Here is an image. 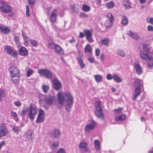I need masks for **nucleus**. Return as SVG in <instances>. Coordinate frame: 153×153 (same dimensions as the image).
<instances>
[{"label":"nucleus","instance_id":"obj_1","mask_svg":"<svg viewBox=\"0 0 153 153\" xmlns=\"http://www.w3.org/2000/svg\"><path fill=\"white\" fill-rule=\"evenodd\" d=\"M57 97L59 103L61 105H63L65 101V109L67 112H70L74 103L73 97L71 93L66 92L62 94L59 92L57 94Z\"/></svg>","mask_w":153,"mask_h":153},{"label":"nucleus","instance_id":"obj_2","mask_svg":"<svg viewBox=\"0 0 153 153\" xmlns=\"http://www.w3.org/2000/svg\"><path fill=\"white\" fill-rule=\"evenodd\" d=\"M148 45L142 44L140 45L139 47V50L140 52V56L144 60L147 61L148 59L153 60V57L151 56H149V50L147 48Z\"/></svg>","mask_w":153,"mask_h":153},{"label":"nucleus","instance_id":"obj_3","mask_svg":"<svg viewBox=\"0 0 153 153\" xmlns=\"http://www.w3.org/2000/svg\"><path fill=\"white\" fill-rule=\"evenodd\" d=\"M133 85L135 88V94L133 95V100H136L137 97L141 94V87L143 86V82L141 80L137 79L134 82Z\"/></svg>","mask_w":153,"mask_h":153},{"label":"nucleus","instance_id":"obj_4","mask_svg":"<svg viewBox=\"0 0 153 153\" xmlns=\"http://www.w3.org/2000/svg\"><path fill=\"white\" fill-rule=\"evenodd\" d=\"M101 102L100 100L96 101L95 103L94 114L97 117L103 121L104 120V114L101 106Z\"/></svg>","mask_w":153,"mask_h":153},{"label":"nucleus","instance_id":"obj_5","mask_svg":"<svg viewBox=\"0 0 153 153\" xmlns=\"http://www.w3.org/2000/svg\"><path fill=\"white\" fill-rule=\"evenodd\" d=\"M37 112L36 107L33 105H31L29 108L27 117L30 120L33 121L34 119L35 116L37 114Z\"/></svg>","mask_w":153,"mask_h":153},{"label":"nucleus","instance_id":"obj_6","mask_svg":"<svg viewBox=\"0 0 153 153\" xmlns=\"http://www.w3.org/2000/svg\"><path fill=\"white\" fill-rule=\"evenodd\" d=\"M38 73L41 75L44 76L45 78L48 79H51L53 76V74L49 70L45 68L39 70Z\"/></svg>","mask_w":153,"mask_h":153},{"label":"nucleus","instance_id":"obj_7","mask_svg":"<svg viewBox=\"0 0 153 153\" xmlns=\"http://www.w3.org/2000/svg\"><path fill=\"white\" fill-rule=\"evenodd\" d=\"M2 6L0 7V11L3 13H8L12 12V7L9 5L6 4L4 1H1Z\"/></svg>","mask_w":153,"mask_h":153},{"label":"nucleus","instance_id":"obj_8","mask_svg":"<svg viewBox=\"0 0 153 153\" xmlns=\"http://www.w3.org/2000/svg\"><path fill=\"white\" fill-rule=\"evenodd\" d=\"M96 125V122L94 120H92L90 123H89L85 125L84 130L85 132L88 133L90 131L93 130Z\"/></svg>","mask_w":153,"mask_h":153},{"label":"nucleus","instance_id":"obj_9","mask_svg":"<svg viewBox=\"0 0 153 153\" xmlns=\"http://www.w3.org/2000/svg\"><path fill=\"white\" fill-rule=\"evenodd\" d=\"M52 82L53 88L55 90L58 91L62 88V83L57 78L54 79L53 80Z\"/></svg>","mask_w":153,"mask_h":153},{"label":"nucleus","instance_id":"obj_10","mask_svg":"<svg viewBox=\"0 0 153 153\" xmlns=\"http://www.w3.org/2000/svg\"><path fill=\"white\" fill-rule=\"evenodd\" d=\"M8 133L5 123H2L0 126V138L6 136Z\"/></svg>","mask_w":153,"mask_h":153},{"label":"nucleus","instance_id":"obj_11","mask_svg":"<svg viewBox=\"0 0 153 153\" xmlns=\"http://www.w3.org/2000/svg\"><path fill=\"white\" fill-rule=\"evenodd\" d=\"M44 116V111L42 109H40L38 116L36 120V123H39L43 122L45 120Z\"/></svg>","mask_w":153,"mask_h":153},{"label":"nucleus","instance_id":"obj_12","mask_svg":"<svg viewBox=\"0 0 153 153\" xmlns=\"http://www.w3.org/2000/svg\"><path fill=\"white\" fill-rule=\"evenodd\" d=\"M4 49L6 52L9 55H11L16 57L17 56L16 52L13 50L11 47L7 45H5L4 46Z\"/></svg>","mask_w":153,"mask_h":153},{"label":"nucleus","instance_id":"obj_13","mask_svg":"<svg viewBox=\"0 0 153 153\" xmlns=\"http://www.w3.org/2000/svg\"><path fill=\"white\" fill-rule=\"evenodd\" d=\"M9 71L10 73L11 76L16 75L19 74V71L17 67L13 65L10 66L9 68Z\"/></svg>","mask_w":153,"mask_h":153},{"label":"nucleus","instance_id":"obj_14","mask_svg":"<svg viewBox=\"0 0 153 153\" xmlns=\"http://www.w3.org/2000/svg\"><path fill=\"white\" fill-rule=\"evenodd\" d=\"M85 35L86 37L87 40L90 42H92L94 41L92 38V33L89 30H84Z\"/></svg>","mask_w":153,"mask_h":153},{"label":"nucleus","instance_id":"obj_15","mask_svg":"<svg viewBox=\"0 0 153 153\" xmlns=\"http://www.w3.org/2000/svg\"><path fill=\"white\" fill-rule=\"evenodd\" d=\"M87 143L85 142H81L79 145V149L82 151L85 152H89V149L87 147Z\"/></svg>","mask_w":153,"mask_h":153},{"label":"nucleus","instance_id":"obj_16","mask_svg":"<svg viewBox=\"0 0 153 153\" xmlns=\"http://www.w3.org/2000/svg\"><path fill=\"white\" fill-rule=\"evenodd\" d=\"M55 98V96H50L45 99L44 101L47 105H51L53 103Z\"/></svg>","mask_w":153,"mask_h":153},{"label":"nucleus","instance_id":"obj_17","mask_svg":"<svg viewBox=\"0 0 153 153\" xmlns=\"http://www.w3.org/2000/svg\"><path fill=\"white\" fill-rule=\"evenodd\" d=\"M19 52L21 56H27L28 54V52L27 50L24 47L22 46L19 48Z\"/></svg>","mask_w":153,"mask_h":153},{"label":"nucleus","instance_id":"obj_18","mask_svg":"<svg viewBox=\"0 0 153 153\" xmlns=\"http://www.w3.org/2000/svg\"><path fill=\"white\" fill-rule=\"evenodd\" d=\"M61 134L60 131L56 129H55L51 133V134L53 135L55 138H59Z\"/></svg>","mask_w":153,"mask_h":153},{"label":"nucleus","instance_id":"obj_19","mask_svg":"<svg viewBox=\"0 0 153 153\" xmlns=\"http://www.w3.org/2000/svg\"><path fill=\"white\" fill-rule=\"evenodd\" d=\"M136 71L137 74L139 75H140L142 72V70L141 67L140 65L138 64H136L134 66Z\"/></svg>","mask_w":153,"mask_h":153},{"label":"nucleus","instance_id":"obj_20","mask_svg":"<svg viewBox=\"0 0 153 153\" xmlns=\"http://www.w3.org/2000/svg\"><path fill=\"white\" fill-rule=\"evenodd\" d=\"M56 10L54 9L52 12L51 17L50 18L51 21L52 22H55L56 21Z\"/></svg>","mask_w":153,"mask_h":153},{"label":"nucleus","instance_id":"obj_21","mask_svg":"<svg viewBox=\"0 0 153 153\" xmlns=\"http://www.w3.org/2000/svg\"><path fill=\"white\" fill-rule=\"evenodd\" d=\"M55 50V52L58 54L63 55L64 53L63 49L57 45L56 46Z\"/></svg>","mask_w":153,"mask_h":153},{"label":"nucleus","instance_id":"obj_22","mask_svg":"<svg viewBox=\"0 0 153 153\" xmlns=\"http://www.w3.org/2000/svg\"><path fill=\"white\" fill-rule=\"evenodd\" d=\"M11 76V81L13 83H17L19 82V74Z\"/></svg>","mask_w":153,"mask_h":153},{"label":"nucleus","instance_id":"obj_23","mask_svg":"<svg viewBox=\"0 0 153 153\" xmlns=\"http://www.w3.org/2000/svg\"><path fill=\"white\" fill-rule=\"evenodd\" d=\"M127 34L129 36H131L134 39H135L136 40H138L140 38V37L138 35L133 33L131 31H128Z\"/></svg>","mask_w":153,"mask_h":153},{"label":"nucleus","instance_id":"obj_24","mask_svg":"<svg viewBox=\"0 0 153 153\" xmlns=\"http://www.w3.org/2000/svg\"><path fill=\"white\" fill-rule=\"evenodd\" d=\"M0 31L5 34H7L10 32V29L7 27H3L1 26H0Z\"/></svg>","mask_w":153,"mask_h":153},{"label":"nucleus","instance_id":"obj_25","mask_svg":"<svg viewBox=\"0 0 153 153\" xmlns=\"http://www.w3.org/2000/svg\"><path fill=\"white\" fill-rule=\"evenodd\" d=\"M94 145L96 151L97 152H99L100 150V144L98 140H94Z\"/></svg>","mask_w":153,"mask_h":153},{"label":"nucleus","instance_id":"obj_26","mask_svg":"<svg viewBox=\"0 0 153 153\" xmlns=\"http://www.w3.org/2000/svg\"><path fill=\"white\" fill-rule=\"evenodd\" d=\"M123 4L124 6L127 9H130L131 7L130 5V3L128 0H126L123 1Z\"/></svg>","mask_w":153,"mask_h":153},{"label":"nucleus","instance_id":"obj_27","mask_svg":"<svg viewBox=\"0 0 153 153\" xmlns=\"http://www.w3.org/2000/svg\"><path fill=\"white\" fill-rule=\"evenodd\" d=\"M84 50L85 53H90L92 51V48L89 45H87L85 47Z\"/></svg>","mask_w":153,"mask_h":153},{"label":"nucleus","instance_id":"obj_28","mask_svg":"<svg viewBox=\"0 0 153 153\" xmlns=\"http://www.w3.org/2000/svg\"><path fill=\"white\" fill-rule=\"evenodd\" d=\"M95 81L97 82H101L102 81V77L100 75H96L94 76Z\"/></svg>","mask_w":153,"mask_h":153},{"label":"nucleus","instance_id":"obj_29","mask_svg":"<svg viewBox=\"0 0 153 153\" xmlns=\"http://www.w3.org/2000/svg\"><path fill=\"white\" fill-rule=\"evenodd\" d=\"M113 22V21L109 20H107L104 24L105 27L106 28H108L111 26L112 25Z\"/></svg>","mask_w":153,"mask_h":153},{"label":"nucleus","instance_id":"obj_30","mask_svg":"<svg viewBox=\"0 0 153 153\" xmlns=\"http://www.w3.org/2000/svg\"><path fill=\"white\" fill-rule=\"evenodd\" d=\"M128 19L126 16H123L122 18V24L124 25H126L128 24Z\"/></svg>","mask_w":153,"mask_h":153},{"label":"nucleus","instance_id":"obj_31","mask_svg":"<svg viewBox=\"0 0 153 153\" xmlns=\"http://www.w3.org/2000/svg\"><path fill=\"white\" fill-rule=\"evenodd\" d=\"M126 115L125 114H123L119 116L118 117H115V119L117 121L124 120L126 119Z\"/></svg>","mask_w":153,"mask_h":153},{"label":"nucleus","instance_id":"obj_32","mask_svg":"<svg viewBox=\"0 0 153 153\" xmlns=\"http://www.w3.org/2000/svg\"><path fill=\"white\" fill-rule=\"evenodd\" d=\"M82 9L84 11L86 12L89 11L91 10V8L90 6L86 4H83Z\"/></svg>","mask_w":153,"mask_h":153},{"label":"nucleus","instance_id":"obj_33","mask_svg":"<svg viewBox=\"0 0 153 153\" xmlns=\"http://www.w3.org/2000/svg\"><path fill=\"white\" fill-rule=\"evenodd\" d=\"M77 60L81 68H83L85 67V65L82 61V59L78 58Z\"/></svg>","mask_w":153,"mask_h":153},{"label":"nucleus","instance_id":"obj_34","mask_svg":"<svg viewBox=\"0 0 153 153\" xmlns=\"http://www.w3.org/2000/svg\"><path fill=\"white\" fill-rule=\"evenodd\" d=\"M113 79L117 83H120L122 81L121 78L116 74L113 75Z\"/></svg>","mask_w":153,"mask_h":153},{"label":"nucleus","instance_id":"obj_35","mask_svg":"<svg viewBox=\"0 0 153 153\" xmlns=\"http://www.w3.org/2000/svg\"><path fill=\"white\" fill-rule=\"evenodd\" d=\"M117 53L118 55L121 57H124L126 56L125 52L121 50H118L117 51Z\"/></svg>","mask_w":153,"mask_h":153},{"label":"nucleus","instance_id":"obj_36","mask_svg":"<svg viewBox=\"0 0 153 153\" xmlns=\"http://www.w3.org/2000/svg\"><path fill=\"white\" fill-rule=\"evenodd\" d=\"M71 7L72 9V11L76 13H78V8L76 7V4H74L73 5H71Z\"/></svg>","mask_w":153,"mask_h":153},{"label":"nucleus","instance_id":"obj_37","mask_svg":"<svg viewBox=\"0 0 153 153\" xmlns=\"http://www.w3.org/2000/svg\"><path fill=\"white\" fill-rule=\"evenodd\" d=\"M114 6V3L113 1L108 3L106 5V7L108 9L113 8Z\"/></svg>","mask_w":153,"mask_h":153},{"label":"nucleus","instance_id":"obj_38","mask_svg":"<svg viewBox=\"0 0 153 153\" xmlns=\"http://www.w3.org/2000/svg\"><path fill=\"white\" fill-rule=\"evenodd\" d=\"M42 89L45 93H47L49 90V87L48 85H44L42 86Z\"/></svg>","mask_w":153,"mask_h":153},{"label":"nucleus","instance_id":"obj_39","mask_svg":"<svg viewBox=\"0 0 153 153\" xmlns=\"http://www.w3.org/2000/svg\"><path fill=\"white\" fill-rule=\"evenodd\" d=\"M109 42V40L108 39H103L101 40V44L102 45L107 46L108 45Z\"/></svg>","mask_w":153,"mask_h":153},{"label":"nucleus","instance_id":"obj_40","mask_svg":"<svg viewBox=\"0 0 153 153\" xmlns=\"http://www.w3.org/2000/svg\"><path fill=\"white\" fill-rule=\"evenodd\" d=\"M29 110L28 107H24L23 108L20 114L21 116L25 115L26 112Z\"/></svg>","mask_w":153,"mask_h":153},{"label":"nucleus","instance_id":"obj_41","mask_svg":"<svg viewBox=\"0 0 153 153\" xmlns=\"http://www.w3.org/2000/svg\"><path fill=\"white\" fill-rule=\"evenodd\" d=\"M12 130L14 132L17 134H18L19 132V130L18 127L16 126H13L12 127Z\"/></svg>","mask_w":153,"mask_h":153},{"label":"nucleus","instance_id":"obj_42","mask_svg":"<svg viewBox=\"0 0 153 153\" xmlns=\"http://www.w3.org/2000/svg\"><path fill=\"white\" fill-rule=\"evenodd\" d=\"M57 45L53 43H50L49 44V48L51 49H55Z\"/></svg>","mask_w":153,"mask_h":153},{"label":"nucleus","instance_id":"obj_43","mask_svg":"<svg viewBox=\"0 0 153 153\" xmlns=\"http://www.w3.org/2000/svg\"><path fill=\"white\" fill-rule=\"evenodd\" d=\"M59 146V143L58 142H56L52 144L51 148L52 149H54L58 147Z\"/></svg>","mask_w":153,"mask_h":153},{"label":"nucleus","instance_id":"obj_44","mask_svg":"<svg viewBox=\"0 0 153 153\" xmlns=\"http://www.w3.org/2000/svg\"><path fill=\"white\" fill-rule=\"evenodd\" d=\"M33 73V71L30 68H29L27 71V76L28 77L32 75Z\"/></svg>","mask_w":153,"mask_h":153},{"label":"nucleus","instance_id":"obj_45","mask_svg":"<svg viewBox=\"0 0 153 153\" xmlns=\"http://www.w3.org/2000/svg\"><path fill=\"white\" fill-rule=\"evenodd\" d=\"M107 17L110 20L113 21L114 20V18L112 15L110 13H108L107 14Z\"/></svg>","mask_w":153,"mask_h":153},{"label":"nucleus","instance_id":"obj_46","mask_svg":"<svg viewBox=\"0 0 153 153\" xmlns=\"http://www.w3.org/2000/svg\"><path fill=\"white\" fill-rule=\"evenodd\" d=\"M78 53L79 54V56L76 58V59H77L78 58H80L81 59H83V54L80 52L79 51H78Z\"/></svg>","mask_w":153,"mask_h":153},{"label":"nucleus","instance_id":"obj_47","mask_svg":"<svg viewBox=\"0 0 153 153\" xmlns=\"http://www.w3.org/2000/svg\"><path fill=\"white\" fill-rule=\"evenodd\" d=\"M29 11V7L28 5H27L26 6V15L27 17H28L30 16Z\"/></svg>","mask_w":153,"mask_h":153},{"label":"nucleus","instance_id":"obj_48","mask_svg":"<svg viewBox=\"0 0 153 153\" xmlns=\"http://www.w3.org/2000/svg\"><path fill=\"white\" fill-rule=\"evenodd\" d=\"M79 16L82 18H84L88 17V15L84 13H81L79 14Z\"/></svg>","mask_w":153,"mask_h":153},{"label":"nucleus","instance_id":"obj_49","mask_svg":"<svg viewBox=\"0 0 153 153\" xmlns=\"http://www.w3.org/2000/svg\"><path fill=\"white\" fill-rule=\"evenodd\" d=\"M29 41L30 42V44L33 46H35L36 45V43L35 41L33 40L32 39H29Z\"/></svg>","mask_w":153,"mask_h":153},{"label":"nucleus","instance_id":"obj_50","mask_svg":"<svg viewBox=\"0 0 153 153\" xmlns=\"http://www.w3.org/2000/svg\"><path fill=\"white\" fill-rule=\"evenodd\" d=\"M106 78L108 80H111L112 79H113V76H112L110 74H108L106 76Z\"/></svg>","mask_w":153,"mask_h":153},{"label":"nucleus","instance_id":"obj_51","mask_svg":"<svg viewBox=\"0 0 153 153\" xmlns=\"http://www.w3.org/2000/svg\"><path fill=\"white\" fill-rule=\"evenodd\" d=\"M22 36L25 39V42H27V39L26 40V39L27 38V36L26 35L25 33L23 32H22Z\"/></svg>","mask_w":153,"mask_h":153},{"label":"nucleus","instance_id":"obj_52","mask_svg":"<svg viewBox=\"0 0 153 153\" xmlns=\"http://www.w3.org/2000/svg\"><path fill=\"white\" fill-rule=\"evenodd\" d=\"M35 1L34 0H28V3L30 5H32L35 4Z\"/></svg>","mask_w":153,"mask_h":153},{"label":"nucleus","instance_id":"obj_53","mask_svg":"<svg viewBox=\"0 0 153 153\" xmlns=\"http://www.w3.org/2000/svg\"><path fill=\"white\" fill-rule=\"evenodd\" d=\"M65 150L63 148L60 149L57 153H65Z\"/></svg>","mask_w":153,"mask_h":153},{"label":"nucleus","instance_id":"obj_54","mask_svg":"<svg viewBox=\"0 0 153 153\" xmlns=\"http://www.w3.org/2000/svg\"><path fill=\"white\" fill-rule=\"evenodd\" d=\"M147 21L148 22H149L152 24H153V18H151L150 19L147 18Z\"/></svg>","mask_w":153,"mask_h":153},{"label":"nucleus","instance_id":"obj_55","mask_svg":"<svg viewBox=\"0 0 153 153\" xmlns=\"http://www.w3.org/2000/svg\"><path fill=\"white\" fill-rule=\"evenodd\" d=\"M88 61L91 63H93L94 61V59L93 57H90L88 59Z\"/></svg>","mask_w":153,"mask_h":153},{"label":"nucleus","instance_id":"obj_56","mask_svg":"<svg viewBox=\"0 0 153 153\" xmlns=\"http://www.w3.org/2000/svg\"><path fill=\"white\" fill-rule=\"evenodd\" d=\"M26 136V137L28 139H32V134L31 133L27 134Z\"/></svg>","mask_w":153,"mask_h":153},{"label":"nucleus","instance_id":"obj_57","mask_svg":"<svg viewBox=\"0 0 153 153\" xmlns=\"http://www.w3.org/2000/svg\"><path fill=\"white\" fill-rule=\"evenodd\" d=\"M147 30L149 31H153V27L150 25H148L147 27Z\"/></svg>","mask_w":153,"mask_h":153},{"label":"nucleus","instance_id":"obj_58","mask_svg":"<svg viewBox=\"0 0 153 153\" xmlns=\"http://www.w3.org/2000/svg\"><path fill=\"white\" fill-rule=\"evenodd\" d=\"M14 40L15 42L17 44H18L19 42V39L18 36H15L14 37Z\"/></svg>","mask_w":153,"mask_h":153},{"label":"nucleus","instance_id":"obj_59","mask_svg":"<svg viewBox=\"0 0 153 153\" xmlns=\"http://www.w3.org/2000/svg\"><path fill=\"white\" fill-rule=\"evenodd\" d=\"M95 53L97 56H99L100 53V51L99 49H97L96 50Z\"/></svg>","mask_w":153,"mask_h":153},{"label":"nucleus","instance_id":"obj_60","mask_svg":"<svg viewBox=\"0 0 153 153\" xmlns=\"http://www.w3.org/2000/svg\"><path fill=\"white\" fill-rule=\"evenodd\" d=\"M122 109L121 108H119L118 109H116L114 110L115 111L118 113L120 114L121 113Z\"/></svg>","mask_w":153,"mask_h":153},{"label":"nucleus","instance_id":"obj_61","mask_svg":"<svg viewBox=\"0 0 153 153\" xmlns=\"http://www.w3.org/2000/svg\"><path fill=\"white\" fill-rule=\"evenodd\" d=\"M11 115L12 117H15L17 116V114L16 112L13 111H11Z\"/></svg>","mask_w":153,"mask_h":153},{"label":"nucleus","instance_id":"obj_62","mask_svg":"<svg viewBox=\"0 0 153 153\" xmlns=\"http://www.w3.org/2000/svg\"><path fill=\"white\" fill-rule=\"evenodd\" d=\"M3 91L1 89H0V101L2 100V97L3 95Z\"/></svg>","mask_w":153,"mask_h":153},{"label":"nucleus","instance_id":"obj_63","mask_svg":"<svg viewBox=\"0 0 153 153\" xmlns=\"http://www.w3.org/2000/svg\"><path fill=\"white\" fill-rule=\"evenodd\" d=\"M14 105L16 106H19L21 105V103L19 101H17L14 102Z\"/></svg>","mask_w":153,"mask_h":153},{"label":"nucleus","instance_id":"obj_64","mask_svg":"<svg viewBox=\"0 0 153 153\" xmlns=\"http://www.w3.org/2000/svg\"><path fill=\"white\" fill-rule=\"evenodd\" d=\"M147 65L149 67H152L153 66V62H149L147 63Z\"/></svg>","mask_w":153,"mask_h":153}]
</instances>
